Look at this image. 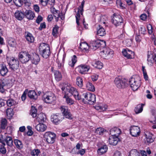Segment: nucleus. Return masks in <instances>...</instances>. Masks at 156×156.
<instances>
[{
  "label": "nucleus",
  "mask_w": 156,
  "mask_h": 156,
  "mask_svg": "<svg viewBox=\"0 0 156 156\" xmlns=\"http://www.w3.org/2000/svg\"><path fill=\"white\" fill-rule=\"evenodd\" d=\"M129 83L132 89L136 90L141 85V79L138 75L133 76L130 79Z\"/></svg>",
  "instance_id": "nucleus-1"
},
{
  "label": "nucleus",
  "mask_w": 156,
  "mask_h": 156,
  "mask_svg": "<svg viewBox=\"0 0 156 156\" xmlns=\"http://www.w3.org/2000/svg\"><path fill=\"white\" fill-rule=\"evenodd\" d=\"M40 54L44 58H48L51 54L49 45L44 43H41L39 47Z\"/></svg>",
  "instance_id": "nucleus-2"
},
{
  "label": "nucleus",
  "mask_w": 156,
  "mask_h": 156,
  "mask_svg": "<svg viewBox=\"0 0 156 156\" xmlns=\"http://www.w3.org/2000/svg\"><path fill=\"white\" fill-rule=\"evenodd\" d=\"M51 11L53 14L55 21L58 22L59 24H62L64 19L63 15L62 13H60L59 11L54 8H51Z\"/></svg>",
  "instance_id": "nucleus-3"
},
{
  "label": "nucleus",
  "mask_w": 156,
  "mask_h": 156,
  "mask_svg": "<svg viewBox=\"0 0 156 156\" xmlns=\"http://www.w3.org/2000/svg\"><path fill=\"white\" fill-rule=\"evenodd\" d=\"M127 82L126 80L123 79L119 76L116 77L114 80L115 84L117 87L119 88H124L126 86Z\"/></svg>",
  "instance_id": "nucleus-4"
},
{
  "label": "nucleus",
  "mask_w": 156,
  "mask_h": 156,
  "mask_svg": "<svg viewBox=\"0 0 156 156\" xmlns=\"http://www.w3.org/2000/svg\"><path fill=\"white\" fill-rule=\"evenodd\" d=\"M19 59L23 63H25L30 59V54L26 51L20 52L19 55Z\"/></svg>",
  "instance_id": "nucleus-5"
},
{
  "label": "nucleus",
  "mask_w": 156,
  "mask_h": 156,
  "mask_svg": "<svg viewBox=\"0 0 156 156\" xmlns=\"http://www.w3.org/2000/svg\"><path fill=\"white\" fill-rule=\"evenodd\" d=\"M91 46L94 50H96L99 47L104 48L106 46L105 41L100 40H97L92 41L90 43Z\"/></svg>",
  "instance_id": "nucleus-6"
},
{
  "label": "nucleus",
  "mask_w": 156,
  "mask_h": 156,
  "mask_svg": "<svg viewBox=\"0 0 156 156\" xmlns=\"http://www.w3.org/2000/svg\"><path fill=\"white\" fill-rule=\"evenodd\" d=\"M113 53V50L109 48H105L100 52L101 55L104 58L107 59L112 58Z\"/></svg>",
  "instance_id": "nucleus-7"
},
{
  "label": "nucleus",
  "mask_w": 156,
  "mask_h": 156,
  "mask_svg": "<svg viewBox=\"0 0 156 156\" xmlns=\"http://www.w3.org/2000/svg\"><path fill=\"white\" fill-rule=\"evenodd\" d=\"M156 49L154 48L152 51H148L147 56L148 63L151 65L156 61Z\"/></svg>",
  "instance_id": "nucleus-8"
},
{
  "label": "nucleus",
  "mask_w": 156,
  "mask_h": 156,
  "mask_svg": "<svg viewBox=\"0 0 156 156\" xmlns=\"http://www.w3.org/2000/svg\"><path fill=\"white\" fill-rule=\"evenodd\" d=\"M44 137L46 141L49 144H53L55 141V134L51 132H48L45 133Z\"/></svg>",
  "instance_id": "nucleus-9"
},
{
  "label": "nucleus",
  "mask_w": 156,
  "mask_h": 156,
  "mask_svg": "<svg viewBox=\"0 0 156 156\" xmlns=\"http://www.w3.org/2000/svg\"><path fill=\"white\" fill-rule=\"evenodd\" d=\"M43 100L46 103L53 104L56 100V97L53 93H50L47 95H44V96Z\"/></svg>",
  "instance_id": "nucleus-10"
},
{
  "label": "nucleus",
  "mask_w": 156,
  "mask_h": 156,
  "mask_svg": "<svg viewBox=\"0 0 156 156\" xmlns=\"http://www.w3.org/2000/svg\"><path fill=\"white\" fill-rule=\"evenodd\" d=\"M84 99L87 100L90 104H93L96 101L95 95L94 94L89 93H86L82 94Z\"/></svg>",
  "instance_id": "nucleus-11"
},
{
  "label": "nucleus",
  "mask_w": 156,
  "mask_h": 156,
  "mask_svg": "<svg viewBox=\"0 0 156 156\" xmlns=\"http://www.w3.org/2000/svg\"><path fill=\"white\" fill-rule=\"evenodd\" d=\"M73 96L76 100H79L80 97L79 96L78 92L76 88L69 85V97Z\"/></svg>",
  "instance_id": "nucleus-12"
},
{
  "label": "nucleus",
  "mask_w": 156,
  "mask_h": 156,
  "mask_svg": "<svg viewBox=\"0 0 156 156\" xmlns=\"http://www.w3.org/2000/svg\"><path fill=\"white\" fill-rule=\"evenodd\" d=\"M112 22L115 26H118L122 22L123 20L120 15L114 14L112 19Z\"/></svg>",
  "instance_id": "nucleus-13"
},
{
  "label": "nucleus",
  "mask_w": 156,
  "mask_h": 156,
  "mask_svg": "<svg viewBox=\"0 0 156 156\" xmlns=\"http://www.w3.org/2000/svg\"><path fill=\"white\" fill-rule=\"evenodd\" d=\"M84 3L85 1L83 0L81 2V5L78 8V11L76 16V23L78 25H79V21L80 19V13L81 15H82L83 14V8L84 6Z\"/></svg>",
  "instance_id": "nucleus-14"
},
{
  "label": "nucleus",
  "mask_w": 156,
  "mask_h": 156,
  "mask_svg": "<svg viewBox=\"0 0 156 156\" xmlns=\"http://www.w3.org/2000/svg\"><path fill=\"white\" fill-rule=\"evenodd\" d=\"M90 68V66L86 65H81L77 67L79 72L82 74L87 73Z\"/></svg>",
  "instance_id": "nucleus-15"
},
{
  "label": "nucleus",
  "mask_w": 156,
  "mask_h": 156,
  "mask_svg": "<svg viewBox=\"0 0 156 156\" xmlns=\"http://www.w3.org/2000/svg\"><path fill=\"white\" fill-rule=\"evenodd\" d=\"M130 130V134L132 136L136 137L139 135L140 129L138 126H131Z\"/></svg>",
  "instance_id": "nucleus-16"
},
{
  "label": "nucleus",
  "mask_w": 156,
  "mask_h": 156,
  "mask_svg": "<svg viewBox=\"0 0 156 156\" xmlns=\"http://www.w3.org/2000/svg\"><path fill=\"white\" fill-rule=\"evenodd\" d=\"M152 115L150 118V122L154 124L152 126L153 129H156V109H153L151 111Z\"/></svg>",
  "instance_id": "nucleus-17"
},
{
  "label": "nucleus",
  "mask_w": 156,
  "mask_h": 156,
  "mask_svg": "<svg viewBox=\"0 0 156 156\" xmlns=\"http://www.w3.org/2000/svg\"><path fill=\"white\" fill-rule=\"evenodd\" d=\"M60 114L57 113L51 116V120L55 124H57L62 119V117Z\"/></svg>",
  "instance_id": "nucleus-18"
},
{
  "label": "nucleus",
  "mask_w": 156,
  "mask_h": 156,
  "mask_svg": "<svg viewBox=\"0 0 156 156\" xmlns=\"http://www.w3.org/2000/svg\"><path fill=\"white\" fill-rule=\"evenodd\" d=\"M122 53L125 57L128 58H132L134 55L133 52L127 48L123 49Z\"/></svg>",
  "instance_id": "nucleus-19"
},
{
  "label": "nucleus",
  "mask_w": 156,
  "mask_h": 156,
  "mask_svg": "<svg viewBox=\"0 0 156 156\" xmlns=\"http://www.w3.org/2000/svg\"><path fill=\"white\" fill-rule=\"evenodd\" d=\"M55 2V0H39L40 4L44 6H46L48 4L53 6Z\"/></svg>",
  "instance_id": "nucleus-20"
},
{
  "label": "nucleus",
  "mask_w": 156,
  "mask_h": 156,
  "mask_svg": "<svg viewBox=\"0 0 156 156\" xmlns=\"http://www.w3.org/2000/svg\"><path fill=\"white\" fill-rule=\"evenodd\" d=\"M68 85L65 84L64 86L62 88V93L64 95L63 98L66 99L67 103H68V90L67 88Z\"/></svg>",
  "instance_id": "nucleus-21"
},
{
  "label": "nucleus",
  "mask_w": 156,
  "mask_h": 156,
  "mask_svg": "<svg viewBox=\"0 0 156 156\" xmlns=\"http://www.w3.org/2000/svg\"><path fill=\"white\" fill-rule=\"evenodd\" d=\"M121 133L120 129L116 127L112 128L110 130V134L112 136L118 137Z\"/></svg>",
  "instance_id": "nucleus-22"
},
{
  "label": "nucleus",
  "mask_w": 156,
  "mask_h": 156,
  "mask_svg": "<svg viewBox=\"0 0 156 156\" xmlns=\"http://www.w3.org/2000/svg\"><path fill=\"white\" fill-rule=\"evenodd\" d=\"M146 137L145 142L147 144H149L153 142L154 139L152 138V135L151 133L148 132H146L145 133Z\"/></svg>",
  "instance_id": "nucleus-23"
},
{
  "label": "nucleus",
  "mask_w": 156,
  "mask_h": 156,
  "mask_svg": "<svg viewBox=\"0 0 156 156\" xmlns=\"http://www.w3.org/2000/svg\"><path fill=\"white\" fill-rule=\"evenodd\" d=\"M119 141V139L118 137L112 136L109 137L108 140L109 144L113 145H116Z\"/></svg>",
  "instance_id": "nucleus-24"
},
{
  "label": "nucleus",
  "mask_w": 156,
  "mask_h": 156,
  "mask_svg": "<svg viewBox=\"0 0 156 156\" xmlns=\"http://www.w3.org/2000/svg\"><path fill=\"white\" fill-rule=\"evenodd\" d=\"M47 127L45 124L39 123L36 126V129L37 130L40 132H44L46 129Z\"/></svg>",
  "instance_id": "nucleus-25"
},
{
  "label": "nucleus",
  "mask_w": 156,
  "mask_h": 156,
  "mask_svg": "<svg viewBox=\"0 0 156 156\" xmlns=\"http://www.w3.org/2000/svg\"><path fill=\"white\" fill-rule=\"evenodd\" d=\"M30 59L32 63L35 65L38 64L40 60L39 55L36 54H33V56L30 57Z\"/></svg>",
  "instance_id": "nucleus-26"
},
{
  "label": "nucleus",
  "mask_w": 156,
  "mask_h": 156,
  "mask_svg": "<svg viewBox=\"0 0 156 156\" xmlns=\"http://www.w3.org/2000/svg\"><path fill=\"white\" fill-rule=\"evenodd\" d=\"M8 70L6 66L4 65H2L0 68V74L2 76H6L8 73Z\"/></svg>",
  "instance_id": "nucleus-27"
},
{
  "label": "nucleus",
  "mask_w": 156,
  "mask_h": 156,
  "mask_svg": "<svg viewBox=\"0 0 156 156\" xmlns=\"http://www.w3.org/2000/svg\"><path fill=\"white\" fill-rule=\"evenodd\" d=\"M60 109L63 115L67 118L68 117V107L67 106H62L61 107Z\"/></svg>",
  "instance_id": "nucleus-28"
},
{
  "label": "nucleus",
  "mask_w": 156,
  "mask_h": 156,
  "mask_svg": "<svg viewBox=\"0 0 156 156\" xmlns=\"http://www.w3.org/2000/svg\"><path fill=\"white\" fill-rule=\"evenodd\" d=\"M108 106L105 105L98 104L95 106L96 109L99 112H104L107 109Z\"/></svg>",
  "instance_id": "nucleus-29"
},
{
  "label": "nucleus",
  "mask_w": 156,
  "mask_h": 156,
  "mask_svg": "<svg viewBox=\"0 0 156 156\" xmlns=\"http://www.w3.org/2000/svg\"><path fill=\"white\" fill-rule=\"evenodd\" d=\"M26 18L29 20H32L34 18L35 15L34 12L31 10H26L25 12Z\"/></svg>",
  "instance_id": "nucleus-30"
},
{
  "label": "nucleus",
  "mask_w": 156,
  "mask_h": 156,
  "mask_svg": "<svg viewBox=\"0 0 156 156\" xmlns=\"http://www.w3.org/2000/svg\"><path fill=\"white\" fill-rule=\"evenodd\" d=\"M91 65L94 67L98 69H101L102 68V63L99 61L94 60L91 62Z\"/></svg>",
  "instance_id": "nucleus-31"
},
{
  "label": "nucleus",
  "mask_w": 156,
  "mask_h": 156,
  "mask_svg": "<svg viewBox=\"0 0 156 156\" xmlns=\"http://www.w3.org/2000/svg\"><path fill=\"white\" fill-rule=\"evenodd\" d=\"M80 48L84 52L87 53L89 51V46L88 44L85 42H82L80 44Z\"/></svg>",
  "instance_id": "nucleus-32"
},
{
  "label": "nucleus",
  "mask_w": 156,
  "mask_h": 156,
  "mask_svg": "<svg viewBox=\"0 0 156 156\" xmlns=\"http://www.w3.org/2000/svg\"><path fill=\"white\" fill-rule=\"evenodd\" d=\"M36 120L38 122H44L46 120V117L45 114L41 113L37 116Z\"/></svg>",
  "instance_id": "nucleus-33"
},
{
  "label": "nucleus",
  "mask_w": 156,
  "mask_h": 156,
  "mask_svg": "<svg viewBox=\"0 0 156 156\" xmlns=\"http://www.w3.org/2000/svg\"><path fill=\"white\" fill-rule=\"evenodd\" d=\"M15 16L16 18L19 20L23 19L24 16V13L20 11H17L15 13Z\"/></svg>",
  "instance_id": "nucleus-34"
},
{
  "label": "nucleus",
  "mask_w": 156,
  "mask_h": 156,
  "mask_svg": "<svg viewBox=\"0 0 156 156\" xmlns=\"http://www.w3.org/2000/svg\"><path fill=\"white\" fill-rule=\"evenodd\" d=\"M107 150L108 147L106 145H103L98 149V153L99 155H101L105 153Z\"/></svg>",
  "instance_id": "nucleus-35"
},
{
  "label": "nucleus",
  "mask_w": 156,
  "mask_h": 156,
  "mask_svg": "<svg viewBox=\"0 0 156 156\" xmlns=\"http://www.w3.org/2000/svg\"><path fill=\"white\" fill-rule=\"evenodd\" d=\"M97 34L99 36H103L105 35L106 32L105 30L99 25L98 28H97Z\"/></svg>",
  "instance_id": "nucleus-36"
},
{
  "label": "nucleus",
  "mask_w": 156,
  "mask_h": 156,
  "mask_svg": "<svg viewBox=\"0 0 156 156\" xmlns=\"http://www.w3.org/2000/svg\"><path fill=\"white\" fill-rule=\"evenodd\" d=\"M144 104H142L137 105L135 108L134 111L136 114H138L141 112L143 110V108Z\"/></svg>",
  "instance_id": "nucleus-37"
},
{
  "label": "nucleus",
  "mask_w": 156,
  "mask_h": 156,
  "mask_svg": "<svg viewBox=\"0 0 156 156\" xmlns=\"http://www.w3.org/2000/svg\"><path fill=\"white\" fill-rule=\"evenodd\" d=\"M28 97L30 98L33 99H36L37 98V95L34 90H30L28 93Z\"/></svg>",
  "instance_id": "nucleus-38"
},
{
  "label": "nucleus",
  "mask_w": 156,
  "mask_h": 156,
  "mask_svg": "<svg viewBox=\"0 0 156 156\" xmlns=\"http://www.w3.org/2000/svg\"><path fill=\"white\" fill-rule=\"evenodd\" d=\"M14 143L16 147L18 149H21L23 148V145L21 140L18 139H15L14 141Z\"/></svg>",
  "instance_id": "nucleus-39"
},
{
  "label": "nucleus",
  "mask_w": 156,
  "mask_h": 156,
  "mask_svg": "<svg viewBox=\"0 0 156 156\" xmlns=\"http://www.w3.org/2000/svg\"><path fill=\"white\" fill-rule=\"evenodd\" d=\"M6 112L7 116L9 119L11 118L14 115L13 110L11 108H7Z\"/></svg>",
  "instance_id": "nucleus-40"
},
{
  "label": "nucleus",
  "mask_w": 156,
  "mask_h": 156,
  "mask_svg": "<svg viewBox=\"0 0 156 156\" xmlns=\"http://www.w3.org/2000/svg\"><path fill=\"white\" fill-rule=\"evenodd\" d=\"M87 89L91 91H94L95 90V88L94 85L90 82H88L86 85Z\"/></svg>",
  "instance_id": "nucleus-41"
},
{
  "label": "nucleus",
  "mask_w": 156,
  "mask_h": 156,
  "mask_svg": "<svg viewBox=\"0 0 156 156\" xmlns=\"http://www.w3.org/2000/svg\"><path fill=\"white\" fill-rule=\"evenodd\" d=\"M58 64V69H59L60 71L64 72L65 71V69L63 66V64L62 61H60L58 59L56 61Z\"/></svg>",
  "instance_id": "nucleus-42"
},
{
  "label": "nucleus",
  "mask_w": 156,
  "mask_h": 156,
  "mask_svg": "<svg viewBox=\"0 0 156 156\" xmlns=\"http://www.w3.org/2000/svg\"><path fill=\"white\" fill-rule=\"evenodd\" d=\"M54 76L55 80L57 81H60L62 79V75L58 71L55 70L54 71Z\"/></svg>",
  "instance_id": "nucleus-43"
},
{
  "label": "nucleus",
  "mask_w": 156,
  "mask_h": 156,
  "mask_svg": "<svg viewBox=\"0 0 156 156\" xmlns=\"http://www.w3.org/2000/svg\"><path fill=\"white\" fill-rule=\"evenodd\" d=\"M5 142L7 145L10 147H11L13 145V141L12 137L10 136H6Z\"/></svg>",
  "instance_id": "nucleus-44"
},
{
  "label": "nucleus",
  "mask_w": 156,
  "mask_h": 156,
  "mask_svg": "<svg viewBox=\"0 0 156 156\" xmlns=\"http://www.w3.org/2000/svg\"><path fill=\"white\" fill-rule=\"evenodd\" d=\"M26 40L30 42H33L34 40V38L32 35L30 33H28L26 35Z\"/></svg>",
  "instance_id": "nucleus-45"
},
{
  "label": "nucleus",
  "mask_w": 156,
  "mask_h": 156,
  "mask_svg": "<svg viewBox=\"0 0 156 156\" xmlns=\"http://www.w3.org/2000/svg\"><path fill=\"white\" fill-rule=\"evenodd\" d=\"M7 105L9 107L13 106L16 104V102L13 99L10 98L6 101Z\"/></svg>",
  "instance_id": "nucleus-46"
},
{
  "label": "nucleus",
  "mask_w": 156,
  "mask_h": 156,
  "mask_svg": "<svg viewBox=\"0 0 156 156\" xmlns=\"http://www.w3.org/2000/svg\"><path fill=\"white\" fill-rule=\"evenodd\" d=\"M77 58L76 55H73L71 57V63L69 64V65L72 67H73L77 62Z\"/></svg>",
  "instance_id": "nucleus-47"
},
{
  "label": "nucleus",
  "mask_w": 156,
  "mask_h": 156,
  "mask_svg": "<svg viewBox=\"0 0 156 156\" xmlns=\"http://www.w3.org/2000/svg\"><path fill=\"white\" fill-rule=\"evenodd\" d=\"M139 153L136 149L131 150L129 152L128 156H140Z\"/></svg>",
  "instance_id": "nucleus-48"
},
{
  "label": "nucleus",
  "mask_w": 156,
  "mask_h": 156,
  "mask_svg": "<svg viewBox=\"0 0 156 156\" xmlns=\"http://www.w3.org/2000/svg\"><path fill=\"white\" fill-rule=\"evenodd\" d=\"M16 63L14 64H12V63H11V65L9 66L11 69L15 71L17 70L19 67V61H16Z\"/></svg>",
  "instance_id": "nucleus-49"
},
{
  "label": "nucleus",
  "mask_w": 156,
  "mask_h": 156,
  "mask_svg": "<svg viewBox=\"0 0 156 156\" xmlns=\"http://www.w3.org/2000/svg\"><path fill=\"white\" fill-rule=\"evenodd\" d=\"M76 83L80 87H82L83 85V80L79 76L77 77Z\"/></svg>",
  "instance_id": "nucleus-50"
},
{
  "label": "nucleus",
  "mask_w": 156,
  "mask_h": 156,
  "mask_svg": "<svg viewBox=\"0 0 156 156\" xmlns=\"http://www.w3.org/2000/svg\"><path fill=\"white\" fill-rule=\"evenodd\" d=\"M59 27L56 25L53 28L52 30V34L55 37H57L58 34V31Z\"/></svg>",
  "instance_id": "nucleus-51"
},
{
  "label": "nucleus",
  "mask_w": 156,
  "mask_h": 156,
  "mask_svg": "<svg viewBox=\"0 0 156 156\" xmlns=\"http://www.w3.org/2000/svg\"><path fill=\"white\" fill-rule=\"evenodd\" d=\"M140 153L142 156H147V154H150L151 152L150 149L147 148L146 151L144 150H141L140 151Z\"/></svg>",
  "instance_id": "nucleus-52"
},
{
  "label": "nucleus",
  "mask_w": 156,
  "mask_h": 156,
  "mask_svg": "<svg viewBox=\"0 0 156 156\" xmlns=\"http://www.w3.org/2000/svg\"><path fill=\"white\" fill-rule=\"evenodd\" d=\"M1 127L2 129H5L7 125V120L5 118L2 119L1 120Z\"/></svg>",
  "instance_id": "nucleus-53"
},
{
  "label": "nucleus",
  "mask_w": 156,
  "mask_h": 156,
  "mask_svg": "<svg viewBox=\"0 0 156 156\" xmlns=\"http://www.w3.org/2000/svg\"><path fill=\"white\" fill-rule=\"evenodd\" d=\"M146 29L145 27L143 26H141L140 28L139 29V34H140L144 35L146 33Z\"/></svg>",
  "instance_id": "nucleus-54"
},
{
  "label": "nucleus",
  "mask_w": 156,
  "mask_h": 156,
  "mask_svg": "<svg viewBox=\"0 0 156 156\" xmlns=\"http://www.w3.org/2000/svg\"><path fill=\"white\" fill-rule=\"evenodd\" d=\"M40 153V150L38 149H36L33 150L31 152V154L33 156H38Z\"/></svg>",
  "instance_id": "nucleus-55"
},
{
  "label": "nucleus",
  "mask_w": 156,
  "mask_h": 156,
  "mask_svg": "<svg viewBox=\"0 0 156 156\" xmlns=\"http://www.w3.org/2000/svg\"><path fill=\"white\" fill-rule=\"evenodd\" d=\"M37 109L35 107H32L31 113V115L33 117H35L37 116Z\"/></svg>",
  "instance_id": "nucleus-56"
},
{
  "label": "nucleus",
  "mask_w": 156,
  "mask_h": 156,
  "mask_svg": "<svg viewBox=\"0 0 156 156\" xmlns=\"http://www.w3.org/2000/svg\"><path fill=\"white\" fill-rule=\"evenodd\" d=\"M106 20L107 18L105 16H101L100 17L99 21L101 23H103L104 24L105 23V21H106Z\"/></svg>",
  "instance_id": "nucleus-57"
},
{
  "label": "nucleus",
  "mask_w": 156,
  "mask_h": 156,
  "mask_svg": "<svg viewBox=\"0 0 156 156\" xmlns=\"http://www.w3.org/2000/svg\"><path fill=\"white\" fill-rule=\"evenodd\" d=\"M13 2L16 6L19 7L21 6L23 3L21 0H13Z\"/></svg>",
  "instance_id": "nucleus-58"
},
{
  "label": "nucleus",
  "mask_w": 156,
  "mask_h": 156,
  "mask_svg": "<svg viewBox=\"0 0 156 156\" xmlns=\"http://www.w3.org/2000/svg\"><path fill=\"white\" fill-rule=\"evenodd\" d=\"M104 129L102 128H98L96 130L95 133L97 134L101 135L104 132Z\"/></svg>",
  "instance_id": "nucleus-59"
},
{
  "label": "nucleus",
  "mask_w": 156,
  "mask_h": 156,
  "mask_svg": "<svg viewBox=\"0 0 156 156\" xmlns=\"http://www.w3.org/2000/svg\"><path fill=\"white\" fill-rule=\"evenodd\" d=\"M18 61L16 58H15L14 57H11L9 59V65H11V63H12V64H14L16 63L15 62V61Z\"/></svg>",
  "instance_id": "nucleus-60"
},
{
  "label": "nucleus",
  "mask_w": 156,
  "mask_h": 156,
  "mask_svg": "<svg viewBox=\"0 0 156 156\" xmlns=\"http://www.w3.org/2000/svg\"><path fill=\"white\" fill-rule=\"evenodd\" d=\"M9 44L10 46L12 47H15L16 45V42L14 40L10 41L9 43Z\"/></svg>",
  "instance_id": "nucleus-61"
},
{
  "label": "nucleus",
  "mask_w": 156,
  "mask_h": 156,
  "mask_svg": "<svg viewBox=\"0 0 156 156\" xmlns=\"http://www.w3.org/2000/svg\"><path fill=\"white\" fill-rule=\"evenodd\" d=\"M147 29L148 31V33L149 34H151L152 33V26L151 25L149 24L147 26Z\"/></svg>",
  "instance_id": "nucleus-62"
},
{
  "label": "nucleus",
  "mask_w": 156,
  "mask_h": 156,
  "mask_svg": "<svg viewBox=\"0 0 156 156\" xmlns=\"http://www.w3.org/2000/svg\"><path fill=\"white\" fill-rule=\"evenodd\" d=\"M98 76L96 74H94L91 76L92 81H95L97 80L98 78Z\"/></svg>",
  "instance_id": "nucleus-63"
},
{
  "label": "nucleus",
  "mask_w": 156,
  "mask_h": 156,
  "mask_svg": "<svg viewBox=\"0 0 156 156\" xmlns=\"http://www.w3.org/2000/svg\"><path fill=\"white\" fill-rule=\"evenodd\" d=\"M85 151L84 149H82L81 150H79L77 152V154H80L81 155H82L85 153Z\"/></svg>",
  "instance_id": "nucleus-64"
}]
</instances>
